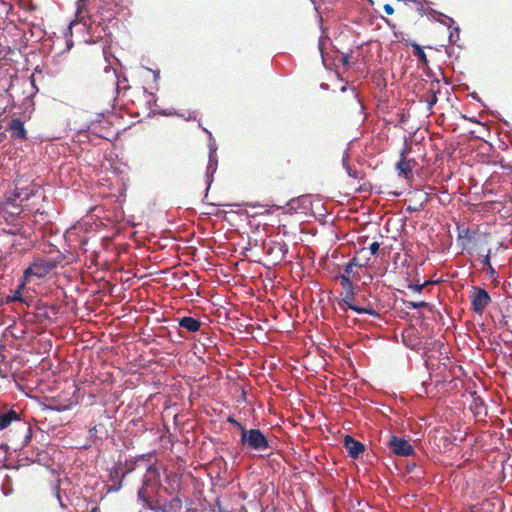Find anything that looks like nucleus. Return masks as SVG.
Instances as JSON below:
<instances>
[{
  "label": "nucleus",
  "mask_w": 512,
  "mask_h": 512,
  "mask_svg": "<svg viewBox=\"0 0 512 512\" xmlns=\"http://www.w3.org/2000/svg\"><path fill=\"white\" fill-rule=\"evenodd\" d=\"M16 423V433L21 434L20 439H10V447L18 451L26 447L32 439V428L29 423L21 421L20 414L14 409L0 410V431Z\"/></svg>",
  "instance_id": "nucleus-1"
},
{
  "label": "nucleus",
  "mask_w": 512,
  "mask_h": 512,
  "mask_svg": "<svg viewBox=\"0 0 512 512\" xmlns=\"http://www.w3.org/2000/svg\"><path fill=\"white\" fill-rule=\"evenodd\" d=\"M240 442L248 451L258 452L260 455H269L272 450L268 438L260 429H242Z\"/></svg>",
  "instance_id": "nucleus-2"
},
{
  "label": "nucleus",
  "mask_w": 512,
  "mask_h": 512,
  "mask_svg": "<svg viewBox=\"0 0 512 512\" xmlns=\"http://www.w3.org/2000/svg\"><path fill=\"white\" fill-rule=\"evenodd\" d=\"M142 468L145 469V474L142 478V486L137 492V497L143 503H148V498L160 485V472L153 463H150V460L145 462Z\"/></svg>",
  "instance_id": "nucleus-3"
},
{
  "label": "nucleus",
  "mask_w": 512,
  "mask_h": 512,
  "mask_svg": "<svg viewBox=\"0 0 512 512\" xmlns=\"http://www.w3.org/2000/svg\"><path fill=\"white\" fill-rule=\"evenodd\" d=\"M32 195V191L27 189L16 190L13 193V196L7 198V200L3 203L2 212L4 213V217L8 220V217L18 216L22 209L20 205L17 203V200L20 201L28 200Z\"/></svg>",
  "instance_id": "nucleus-4"
},
{
  "label": "nucleus",
  "mask_w": 512,
  "mask_h": 512,
  "mask_svg": "<svg viewBox=\"0 0 512 512\" xmlns=\"http://www.w3.org/2000/svg\"><path fill=\"white\" fill-rule=\"evenodd\" d=\"M55 268V263L48 259H36L25 271L24 279L29 281L31 277L38 279L45 277Z\"/></svg>",
  "instance_id": "nucleus-5"
},
{
  "label": "nucleus",
  "mask_w": 512,
  "mask_h": 512,
  "mask_svg": "<svg viewBox=\"0 0 512 512\" xmlns=\"http://www.w3.org/2000/svg\"><path fill=\"white\" fill-rule=\"evenodd\" d=\"M474 290L475 293L471 296V308L476 314L482 315L485 308L490 304L491 297L483 288L475 287Z\"/></svg>",
  "instance_id": "nucleus-6"
},
{
  "label": "nucleus",
  "mask_w": 512,
  "mask_h": 512,
  "mask_svg": "<svg viewBox=\"0 0 512 512\" xmlns=\"http://www.w3.org/2000/svg\"><path fill=\"white\" fill-rule=\"evenodd\" d=\"M389 445L393 453L398 456L406 457L412 455L414 452V448L407 440L396 436L391 437Z\"/></svg>",
  "instance_id": "nucleus-7"
},
{
  "label": "nucleus",
  "mask_w": 512,
  "mask_h": 512,
  "mask_svg": "<svg viewBox=\"0 0 512 512\" xmlns=\"http://www.w3.org/2000/svg\"><path fill=\"white\" fill-rule=\"evenodd\" d=\"M152 457L151 453L142 454L137 456L134 459L126 460L123 464L122 468V477H125L127 474L142 468L145 462H148Z\"/></svg>",
  "instance_id": "nucleus-8"
},
{
  "label": "nucleus",
  "mask_w": 512,
  "mask_h": 512,
  "mask_svg": "<svg viewBox=\"0 0 512 512\" xmlns=\"http://www.w3.org/2000/svg\"><path fill=\"white\" fill-rule=\"evenodd\" d=\"M344 446L349 456L353 459H357L364 452V445L349 435H346L344 438Z\"/></svg>",
  "instance_id": "nucleus-9"
},
{
  "label": "nucleus",
  "mask_w": 512,
  "mask_h": 512,
  "mask_svg": "<svg viewBox=\"0 0 512 512\" xmlns=\"http://www.w3.org/2000/svg\"><path fill=\"white\" fill-rule=\"evenodd\" d=\"M87 3L88 0H78L77 9L75 13V20L70 23L68 29L71 30L72 26L82 23L84 26L87 25Z\"/></svg>",
  "instance_id": "nucleus-10"
},
{
  "label": "nucleus",
  "mask_w": 512,
  "mask_h": 512,
  "mask_svg": "<svg viewBox=\"0 0 512 512\" xmlns=\"http://www.w3.org/2000/svg\"><path fill=\"white\" fill-rule=\"evenodd\" d=\"M439 90V82H431L428 92L421 97V101L427 104L429 111L432 110L433 106L437 103V92Z\"/></svg>",
  "instance_id": "nucleus-11"
},
{
  "label": "nucleus",
  "mask_w": 512,
  "mask_h": 512,
  "mask_svg": "<svg viewBox=\"0 0 512 512\" xmlns=\"http://www.w3.org/2000/svg\"><path fill=\"white\" fill-rule=\"evenodd\" d=\"M7 130L11 133V136L15 139H25L26 138V130L24 128V123L18 118H14L10 121Z\"/></svg>",
  "instance_id": "nucleus-12"
},
{
  "label": "nucleus",
  "mask_w": 512,
  "mask_h": 512,
  "mask_svg": "<svg viewBox=\"0 0 512 512\" xmlns=\"http://www.w3.org/2000/svg\"><path fill=\"white\" fill-rule=\"evenodd\" d=\"M179 326L189 332H197L200 329L201 322L193 317L185 316L179 319Z\"/></svg>",
  "instance_id": "nucleus-13"
},
{
  "label": "nucleus",
  "mask_w": 512,
  "mask_h": 512,
  "mask_svg": "<svg viewBox=\"0 0 512 512\" xmlns=\"http://www.w3.org/2000/svg\"><path fill=\"white\" fill-rule=\"evenodd\" d=\"M268 253H275L278 260L281 261L288 253V245L285 242H275L273 246L268 249Z\"/></svg>",
  "instance_id": "nucleus-14"
},
{
  "label": "nucleus",
  "mask_w": 512,
  "mask_h": 512,
  "mask_svg": "<svg viewBox=\"0 0 512 512\" xmlns=\"http://www.w3.org/2000/svg\"><path fill=\"white\" fill-rule=\"evenodd\" d=\"M148 100H147V105L149 107V109H151L153 111V113H157L156 111V108H157V97L155 96L154 93H148ZM158 114L160 115H163V116H172V115H176V113L172 110H160L158 111Z\"/></svg>",
  "instance_id": "nucleus-15"
},
{
  "label": "nucleus",
  "mask_w": 512,
  "mask_h": 512,
  "mask_svg": "<svg viewBox=\"0 0 512 512\" xmlns=\"http://www.w3.org/2000/svg\"><path fill=\"white\" fill-rule=\"evenodd\" d=\"M218 166V159L217 158H209L207 169H206V181L208 184V188L210 187L212 181H213V175L217 170Z\"/></svg>",
  "instance_id": "nucleus-16"
},
{
  "label": "nucleus",
  "mask_w": 512,
  "mask_h": 512,
  "mask_svg": "<svg viewBox=\"0 0 512 512\" xmlns=\"http://www.w3.org/2000/svg\"><path fill=\"white\" fill-rule=\"evenodd\" d=\"M151 497L148 498V503H144L143 508L149 509L155 512H169V506L167 503H153L151 500Z\"/></svg>",
  "instance_id": "nucleus-17"
},
{
  "label": "nucleus",
  "mask_w": 512,
  "mask_h": 512,
  "mask_svg": "<svg viewBox=\"0 0 512 512\" xmlns=\"http://www.w3.org/2000/svg\"><path fill=\"white\" fill-rule=\"evenodd\" d=\"M348 309H351L352 311L356 312L357 314H368L373 317H379V313L371 307H361V306L353 304Z\"/></svg>",
  "instance_id": "nucleus-18"
},
{
  "label": "nucleus",
  "mask_w": 512,
  "mask_h": 512,
  "mask_svg": "<svg viewBox=\"0 0 512 512\" xmlns=\"http://www.w3.org/2000/svg\"><path fill=\"white\" fill-rule=\"evenodd\" d=\"M348 160H349V155H348L347 152H345V154L343 156V159H342V165L345 168V170H346V172H347L349 177L357 179L358 178V171L356 169H353L350 166Z\"/></svg>",
  "instance_id": "nucleus-19"
},
{
  "label": "nucleus",
  "mask_w": 512,
  "mask_h": 512,
  "mask_svg": "<svg viewBox=\"0 0 512 512\" xmlns=\"http://www.w3.org/2000/svg\"><path fill=\"white\" fill-rule=\"evenodd\" d=\"M396 168L399 171V174L404 176H407L412 170L410 162L407 161L405 158L400 159V161L396 165Z\"/></svg>",
  "instance_id": "nucleus-20"
},
{
  "label": "nucleus",
  "mask_w": 512,
  "mask_h": 512,
  "mask_svg": "<svg viewBox=\"0 0 512 512\" xmlns=\"http://www.w3.org/2000/svg\"><path fill=\"white\" fill-rule=\"evenodd\" d=\"M457 230L459 239H467L468 241H471L474 237V232L470 228L458 226Z\"/></svg>",
  "instance_id": "nucleus-21"
},
{
  "label": "nucleus",
  "mask_w": 512,
  "mask_h": 512,
  "mask_svg": "<svg viewBox=\"0 0 512 512\" xmlns=\"http://www.w3.org/2000/svg\"><path fill=\"white\" fill-rule=\"evenodd\" d=\"M204 131L209 135V143H208V148H209V158H217V154H216V151H217V145H216V141L215 139L213 138L212 134L210 131L204 129Z\"/></svg>",
  "instance_id": "nucleus-22"
},
{
  "label": "nucleus",
  "mask_w": 512,
  "mask_h": 512,
  "mask_svg": "<svg viewBox=\"0 0 512 512\" xmlns=\"http://www.w3.org/2000/svg\"><path fill=\"white\" fill-rule=\"evenodd\" d=\"M337 279L340 280L341 286L345 290V292L355 290L353 282L346 275H338Z\"/></svg>",
  "instance_id": "nucleus-23"
},
{
  "label": "nucleus",
  "mask_w": 512,
  "mask_h": 512,
  "mask_svg": "<svg viewBox=\"0 0 512 512\" xmlns=\"http://www.w3.org/2000/svg\"><path fill=\"white\" fill-rule=\"evenodd\" d=\"M403 303L409 309L431 308L430 304L424 301L415 302L404 300Z\"/></svg>",
  "instance_id": "nucleus-24"
},
{
  "label": "nucleus",
  "mask_w": 512,
  "mask_h": 512,
  "mask_svg": "<svg viewBox=\"0 0 512 512\" xmlns=\"http://www.w3.org/2000/svg\"><path fill=\"white\" fill-rule=\"evenodd\" d=\"M354 295H355V290L345 292V294L343 295V297L341 299L343 305H345L347 308H349L351 305H353L354 304L353 303Z\"/></svg>",
  "instance_id": "nucleus-25"
},
{
  "label": "nucleus",
  "mask_w": 512,
  "mask_h": 512,
  "mask_svg": "<svg viewBox=\"0 0 512 512\" xmlns=\"http://www.w3.org/2000/svg\"><path fill=\"white\" fill-rule=\"evenodd\" d=\"M436 21L447 26L449 29L452 28L453 25L455 24V21L451 17L444 15L442 13L441 17L437 18Z\"/></svg>",
  "instance_id": "nucleus-26"
},
{
  "label": "nucleus",
  "mask_w": 512,
  "mask_h": 512,
  "mask_svg": "<svg viewBox=\"0 0 512 512\" xmlns=\"http://www.w3.org/2000/svg\"><path fill=\"white\" fill-rule=\"evenodd\" d=\"M460 39V28L458 26L453 27V30L450 31L449 42L451 44H456Z\"/></svg>",
  "instance_id": "nucleus-27"
},
{
  "label": "nucleus",
  "mask_w": 512,
  "mask_h": 512,
  "mask_svg": "<svg viewBox=\"0 0 512 512\" xmlns=\"http://www.w3.org/2000/svg\"><path fill=\"white\" fill-rule=\"evenodd\" d=\"M419 10L422 11L423 13H425L426 15H428L431 19H433L435 21L437 18L441 17V13L432 8L421 7Z\"/></svg>",
  "instance_id": "nucleus-28"
},
{
  "label": "nucleus",
  "mask_w": 512,
  "mask_h": 512,
  "mask_svg": "<svg viewBox=\"0 0 512 512\" xmlns=\"http://www.w3.org/2000/svg\"><path fill=\"white\" fill-rule=\"evenodd\" d=\"M13 438V439H20L21 438V434L19 433H16V425L14 426V430H10L7 434V439H8V443L5 444V447L8 448V449H12L10 447V439Z\"/></svg>",
  "instance_id": "nucleus-29"
},
{
  "label": "nucleus",
  "mask_w": 512,
  "mask_h": 512,
  "mask_svg": "<svg viewBox=\"0 0 512 512\" xmlns=\"http://www.w3.org/2000/svg\"><path fill=\"white\" fill-rule=\"evenodd\" d=\"M432 282L431 281H425L424 283L422 284H409L408 285V288L417 292V293H421L423 288L429 284H431Z\"/></svg>",
  "instance_id": "nucleus-30"
},
{
  "label": "nucleus",
  "mask_w": 512,
  "mask_h": 512,
  "mask_svg": "<svg viewBox=\"0 0 512 512\" xmlns=\"http://www.w3.org/2000/svg\"><path fill=\"white\" fill-rule=\"evenodd\" d=\"M415 55L424 63L427 62L426 54L419 45H414Z\"/></svg>",
  "instance_id": "nucleus-31"
},
{
  "label": "nucleus",
  "mask_w": 512,
  "mask_h": 512,
  "mask_svg": "<svg viewBox=\"0 0 512 512\" xmlns=\"http://www.w3.org/2000/svg\"><path fill=\"white\" fill-rule=\"evenodd\" d=\"M487 274L489 276L490 279H492L493 281H497L498 280V272L494 269V267L492 265H489V268H487Z\"/></svg>",
  "instance_id": "nucleus-32"
},
{
  "label": "nucleus",
  "mask_w": 512,
  "mask_h": 512,
  "mask_svg": "<svg viewBox=\"0 0 512 512\" xmlns=\"http://www.w3.org/2000/svg\"><path fill=\"white\" fill-rule=\"evenodd\" d=\"M227 422L235 425L241 432H242V429H246L240 422H238L233 417H228Z\"/></svg>",
  "instance_id": "nucleus-33"
},
{
  "label": "nucleus",
  "mask_w": 512,
  "mask_h": 512,
  "mask_svg": "<svg viewBox=\"0 0 512 512\" xmlns=\"http://www.w3.org/2000/svg\"><path fill=\"white\" fill-rule=\"evenodd\" d=\"M379 248H380V244L378 242H373L369 246V250L372 255H375L379 251Z\"/></svg>",
  "instance_id": "nucleus-34"
},
{
  "label": "nucleus",
  "mask_w": 512,
  "mask_h": 512,
  "mask_svg": "<svg viewBox=\"0 0 512 512\" xmlns=\"http://www.w3.org/2000/svg\"><path fill=\"white\" fill-rule=\"evenodd\" d=\"M354 274V268L351 267V265L346 264L344 267V273L342 275H346L348 278H350Z\"/></svg>",
  "instance_id": "nucleus-35"
},
{
  "label": "nucleus",
  "mask_w": 512,
  "mask_h": 512,
  "mask_svg": "<svg viewBox=\"0 0 512 512\" xmlns=\"http://www.w3.org/2000/svg\"><path fill=\"white\" fill-rule=\"evenodd\" d=\"M22 286H23V285H21V286L19 287V289H17V290L14 292L13 296L11 297V300H12V301H22V296H21V292H20V289L22 288Z\"/></svg>",
  "instance_id": "nucleus-36"
},
{
  "label": "nucleus",
  "mask_w": 512,
  "mask_h": 512,
  "mask_svg": "<svg viewBox=\"0 0 512 512\" xmlns=\"http://www.w3.org/2000/svg\"><path fill=\"white\" fill-rule=\"evenodd\" d=\"M490 254H491V250L488 251V253L485 255V257L483 258V260L481 261L482 264L484 266H486L487 268H489V265H491V262H490Z\"/></svg>",
  "instance_id": "nucleus-37"
},
{
  "label": "nucleus",
  "mask_w": 512,
  "mask_h": 512,
  "mask_svg": "<svg viewBox=\"0 0 512 512\" xmlns=\"http://www.w3.org/2000/svg\"><path fill=\"white\" fill-rule=\"evenodd\" d=\"M348 265H351L352 268L355 267H362L363 265L357 262V259L354 257L352 258L348 263Z\"/></svg>",
  "instance_id": "nucleus-38"
},
{
  "label": "nucleus",
  "mask_w": 512,
  "mask_h": 512,
  "mask_svg": "<svg viewBox=\"0 0 512 512\" xmlns=\"http://www.w3.org/2000/svg\"><path fill=\"white\" fill-rule=\"evenodd\" d=\"M384 11L386 12V14L392 15L394 12V9L391 5L386 4V5H384Z\"/></svg>",
  "instance_id": "nucleus-39"
},
{
  "label": "nucleus",
  "mask_w": 512,
  "mask_h": 512,
  "mask_svg": "<svg viewBox=\"0 0 512 512\" xmlns=\"http://www.w3.org/2000/svg\"><path fill=\"white\" fill-rule=\"evenodd\" d=\"M56 496H57V499H58V501H59L60 507H61L62 509H65V508H66V505L62 502V500H61V496H60V492H59V490H58V489L56 490Z\"/></svg>",
  "instance_id": "nucleus-40"
},
{
  "label": "nucleus",
  "mask_w": 512,
  "mask_h": 512,
  "mask_svg": "<svg viewBox=\"0 0 512 512\" xmlns=\"http://www.w3.org/2000/svg\"><path fill=\"white\" fill-rule=\"evenodd\" d=\"M325 41L326 40L323 37H320V39H319V50H320L321 54H323V46H324Z\"/></svg>",
  "instance_id": "nucleus-41"
},
{
  "label": "nucleus",
  "mask_w": 512,
  "mask_h": 512,
  "mask_svg": "<svg viewBox=\"0 0 512 512\" xmlns=\"http://www.w3.org/2000/svg\"><path fill=\"white\" fill-rule=\"evenodd\" d=\"M120 488H121V484H119L118 486L110 487L109 492H111V491L117 492V491H119Z\"/></svg>",
  "instance_id": "nucleus-42"
},
{
  "label": "nucleus",
  "mask_w": 512,
  "mask_h": 512,
  "mask_svg": "<svg viewBox=\"0 0 512 512\" xmlns=\"http://www.w3.org/2000/svg\"><path fill=\"white\" fill-rule=\"evenodd\" d=\"M154 80L158 81L160 78V72L159 71H153Z\"/></svg>",
  "instance_id": "nucleus-43"
},
{
  "label": "nucleus",
  "mask_w": 512,
  "mask_h": 512,
  "mask_svg": "<svg viewBox=\"0 0 512 512\" xmlns=\"http://www.w3.org/2000/svg\"><path fill=\"white\" fill-rule=\"evenodd\" d=\"M418 210H419V208H417V207L408 206V208H407L408 212H414V211H418Z\"/></svg>",
  "instance_id": "nucleus-44"
},
{
  "label": "nucleus",
  "mask_w": 512,
  "mask_h": 512,
  "mask_svg": "<svg viewBox=\"0 0 512 512\" xmlns=\"http://www.w3.org/2000/svg\"><path fill=\"white\" fill-rule=\"evenodd\" d=\"M2 489H3V493H4V495H5V496L10 495L11 490H9V489H6V490H5V488H4V487H3Z\"/></svg>",
  "instance_id": "nucleus-45"
},
{
  "label": "nucleus",
  "mask_w": 512,
  "mask_h": 512,
  "mask_svg": "<svg viewBox=\"0 0 512 512\" xmlns=\"http://www.w3.org/2000/svg\"><path fill=\"white\" fill-rule=\"evenodd\" d=\"M72 46H73V44H72V42H71V41L67 42V49H68V50H69V49H71V47H72Z\"/></svg>",
  "instance_id": "nucleus-46"
},
{
  "label": "nucleus",
  "mask_w": 512,
  "mask_h": 512,
  "mask_svg": "<svg viewBox=\"0 0 512 512\" xmlns=\"http://www.w3.org/2000/svg\"><path fill=\"white\" fill-rule=\"evenodd\" d=\"M219 512H229V511L227 509H225V508L219 507Z\"/></svg>",
  "instance_id": "nucleus-47"
},
{
  "label": "nucleus",
  "mask_w": 512,
  "mask_h": 512,
  "mask_svg": "<svg viewBox=\"0 0 512 512\" xmlns=\"http://www.w3.org/2000/svg\"><path fill=\"white\" fill-rule=\"evenodd\" d=\"M194 118H195V116H193V117H192V116L190 115V116L187 118V120H191V119H194Z\"/></svg>",
  "instance_id": "nucleus-48"
},
{
  "label": "nucleus",
  "mask_w": 512,
  "mask_h": 512,
  "mask_svg": "<svg viewBox=\"0 0 512 512\" xmlns=\"http://www.w3.org/2000/svg\"><path fill=\"white\" fill-rule=\"evenodd\" d=\"M310 1L314 4V6H316V3L314 0H310ZM315 9H317V7H315Z\"/></svg>",
  "instance_id": "nucleus-49"
}]
</instances>
